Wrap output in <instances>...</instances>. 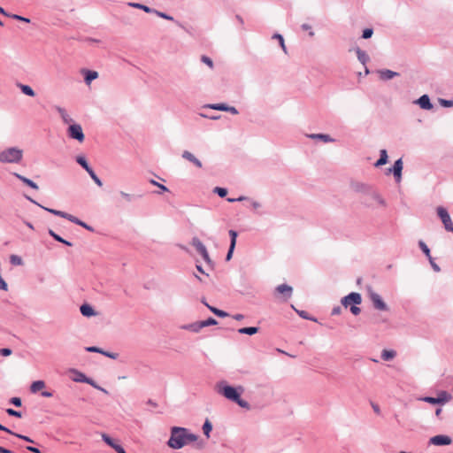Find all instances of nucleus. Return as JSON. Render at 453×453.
<instances>
[{
	"mask_svg": "<svg viewBox=\"0 0 453 453\" xmlns=\"http://www.w3.org/2000/svg\"><path fill=\"white\" fill-rule=\"evenodd\" d=\"M191 444H194L197 449H203L205 447L204 441L199 440L198 436L188 428L172 426V449H179Z\"/></svg>",
	"mask_w": 453,
	"mask_h": 453,
	"instance_id": "nucleus-1",
	"label": "nucleus"
},
{
	"mask_svg": "<svg viewBox=\"0 0 453 453\" xmlns=\"http://www.w3.org/2000/svg\"><path fill=\"white\" fill-rule=\"evenodd\" d=\"M24 151L18 147H7L0 151V163L19 164L23 159Z\"/></svg>",
	"mask_w": 453,
	"mask_h": 453,
	"instance_id": "nucleus-2",
	"label": "nucleus"
},
{
	"mask_svg": "<svg viewBox=\"0 0 453 453\" xmlns=\"http://www.w3.org/2000/svg\"><path fill=\"white\" fill-rule=\"evenodd\" d=\"M217 391L227 400L235 402L243 392V388L242 386L234 388L227 385L225 381H220L217 384Z\"/></svg>",
	"mask_w": 453,
	"mask_h": 453,
	"instance_id": "nucleus-3",
	"label": "nucleus"
},
{
	"mask_svg": "<svg viewBox=\"0 0 453 453\" xmlns=\"http://www.w3.org/2000/svg\"><path fill=\"white\" fill-rule=\"evenodd\" d=\"M362 203L371 209H374L377 206L380 207H387V202L382 197V196L373 188H372L369 193L365 196V197L362 200Z\"/></svg>",
	"mask_w": 453,
	"mask_h": 453,
	"instance_id": "nucleus-4",
	"label": "nucleus"
},
{
	"mask_svg": "<svg viewBox=\"0 0 453 453\" xmlns=\"http://www.w3.org/2000/svg\"><path fill=\"white\" fill-rule=\"evenodd\" d=\"M69 373L72 374L71 380L74 382H81V383H87L90 386H92L94 388L100 390L101 392L104 394H108V391L99 386L93 379L86 376V374L75 368H72L69 370Z\"/></svg>",
	"mask_w": 453,
	"mask_h": 453,
	"instance_id": "nucleus-5",
	"label": "nucleus"
},
{
	"mask_svg": "<svg viewBox=\"0 0 453 453\" xmlns=\"http://www.w3.org/2000/svg\"><path fill=\"white\" fill-rule=\"evenodd\" d=\"M192 245L195 247L196 251L202 256L203 259L207 265V268L212 270L214 267V262L211 259L208 250L204 244L196 237L192 239Z\"/></svg>",
	"mask_w": 453,
	"mask_h": 453,
	"instance_id": "nucleus-6",
	"label": "nucleus"
},
{
	"mask_svg": "<svg viewBox=\"0 0 453 453\" xmlns=\"http://www.w3.org/2000/svg\"><path fill=\"white\" fill-rule=\"evenodd\" d=\"M369 298L372 303L374 309L379 311H388V307L381 296L374 292L371 288H368Z\"/></svg>",
	"mask_w": 453,
	"mask_h": 453,
	"instance_id": "nucleus-7",
	"label": "nucleus"
},
{
	"mask_svg": "<svg viewBox=\"0 0 453 453\" xmlns=\"http://www.w3.org/2000/svg\"><path fill=\"white\" fill-rule=\"evenodd\" d=\"M436 211H437V214H438L439 218L441 219V220L444 226V228L448 232L453 233V223H452L451 218H450L449 212L447 211V210L441 206H439V207H437Z\"/></svg>",
	"mask_w": 453,
	"mask_h": 453,
	"instance_id": "nucleus-8",
	"label": "nucleus"
},
{
	"mask_svg": "<svg viewBox=\"0 0 453 453\" xmlns=\"http://www.w3.org/2000/svg\"><path fill=\"white\" fill-rule=\"evenodd\" d=\"M67 134L70 138L77 140L79 142H82L85 139L82 127L80 124L72 123L67 129Z\"/></svg>",
	"mask_w": 453,
	"mask_h": 453,
	"instance_id": "nucleus-9",
	"label": "nucleus"
},
{
	"mask_svg": "<svg viewBox=\"0 0 453 453\" xmlns=\"http://www.w3.org/2000/svg\"><path fill=\"white\" fill-rule=\"evenodd\" d=\"M101 438L108 446L112 448L117 453H127L124 448L118 442V441L112 439L107 434L102 433Z\"/></svg>",
	"mask_w": 453,
	"mask_h": 453,
	"instance_id": "nucleus-10",
	"label": "nucleus"
},
{
	"mask_svg": "<svg viewBox=\"0 0 453 453\" xmlns=\"http://www.w3.org/2000/svg\"><path fill=\"white\" fill-rule=\"evenodd\" d=\"M341 303L345 308H347L350 304L358 305L362 303V297L359 293L352 292L344 296L342 299Z\"/></svg>",
	"mask_w": 453,
	"mask_h": 453,
	"instance_id": "nucleus-11",
	"label": "nucleus"
},
{
	"mask_svg": "<svg viewBox=\"0 0 453 453\" xmlns=\"http://www.w3.org/2000/svg\"><path fill=\"white\" fill-rule=\"evenodd\" d=\"M452 442L449 435L439 434L430 438L429 443L436 446L449 445Z\"/></svg>",
	"mask_w": 453,
	"mask_h": 453,
	"instance_id": "nucleus-12",
	"label": "nucleus"
},
{
	"mask_svg": "<svg viewBox=\"0 0 453 453\" xmlns=\"http://www.w3.org/2000/svg\"><path fill=\"white\" fill-rule=\"evenodd\" d=\"M27 199L30 202H32L33 203L37 204L38 206L42 207L43 210H45V211H49L50 213H52V214H54L56 216L64 218V219H67L69 221H70V219L73 218L72 214H69V213L62 211H58V210H55V209H50V208H47V207L42 206V205H40L38 203H36L35 200H33L30 197H27Z\"/></svg>",
	"mask_w": 453,
	"mask_h": 453,
	"instance_id": "nucleus-13",
	"label": "nucleus"
},
{
	"mask_svg": "<svg viewBox=\"0 0 453 453\" xmlns=\"http://www.w3.org/2000/svg\"><path fill=\"white\" fill-rule=\"evenodd\" d=\"M403 161L401 158L397 159L389 172H392L396 182H400L402 179Z\"/></svg>",
	"mask_w": 453,
	"mask_h": 453,
	"instance_id": "nucleus-14",
	"label": "nucleus"
},
{
	"mask_svg": "<svg viewBox=\"0 0 453 453\" xmlns=\"http://www.w3.org/2000/svg\"><path fill=\"white\" fill-rule=\"evenodd\" d=\"M351 188L355 192L361 193L364 196H366L372 188L370 185L364 182H354L352 183Z\"/></svg>",
	"mask_w": 453,
	"mask_h": 453,
	"instance_id": "nucleus-15",
	"label": "nucleus"
},
{
	"mask_svg": "<svg viewBox=\"0 0 453 453\" xmlns=\"http://www.w3.org/2000/svg\"><path fill=\"white\" fill-rule=\"evenodd\" d=\"M81 72L84 77V81L88 86H89L94 80L97 79L99 75L96 71L88 69H82Z\"/></svg>",
	"mask_w": 453,
	"mask_h": 453,
	"instance_id": "nucleus-16",
	"label": "nucleus"
},
{
	"mask_svg": "<svg viewBox=\"0 0 453 453\" xmlns=\"http://www.w3.org/2000/svg\"><path fill=\"white\" fill-rule=\"evenodd\" d=\"M229 235L231 238V242H230V247H229L228 252L226 254V259L227 261L230 260L233 256V252H234V250L235 244H236L237 233L234 230H230Z\"/></svg>",
	"mask_w": 453,
	"mask_h": 453,
	"instance_id": "nucleus-17",
	"label": "nucleus"
},
{
	"mask_svg": "<svg viewBox=\"0 0 453 453\" xmlns=\"http://www.w3.org/2000/svg\"><path fill=\"white\" fill-rule=\"evenodd\" d=\"M421 109L424 110H431L433 108V104L430 101V98L427 95L421 96L417 101Z\"/></svg>",
	"mask_w": 453,
	"mask_h": 453,
	"instance_id": "nucleus-18",
	"label": "nucleus"
},
{
	"mask_svg": "<svg viewBox=\"0 0 453 453\" xmlns=\"http://www.w3.org/2000/svg\"><path fill=\"white\" fill-rule=\"evenodd\" d=\"M378 73L380 78L383 81H388L399 75L398 73L388 69L379 70Z\"/></svg>",
	"mask_w": 453,
	"mask_h": 453,
	"instance_id": "nucleus-19",
	"label": "nucleus"
},
{
	"mask_svg": "<svg viewBox=\"0 0 453 453\" xmlns=\"http://www.w3.org/2000/svg\"><path fill=\"white\" fill-rule=\"evenodd\" d=\"M182 157L187 159L188 161L191 162L193 165H195L198 168H202L203 165L202 162L196 158L191 152L185 150L182 153Z\"/></svg>",
	"mask_w": 453,
	"mask_h": 453,
	"instance_id": "nucleus-20",
	"label": "nucleus"
},
{
	"mask_svg": "<svg viewBox=\"0 0 453 453\" xmlns=\"http://www.w3.org/2000/svg\"><path fill=\"white\" fill-rule=\"evenodd\" d=\"M307 137L312 140H320L323 142H333L334 139H333L329 134H307Z\"/></svg>",
	"mask_w": 453,
	"mask_h": 453,
	"instance_id": "nucleus-21",
	"label": "nucleus"
},
{
	"mask_svg": "<svg viewBox=\"0 0 453 453\" xmlns=\"http://www.w3.org/2000/svg\"><path fill=\"white\" fill-rule=\"evenodd\" d=\"M276 291L280 294L284 295L286 298H289L292 296L293 288L292 287L287 284H280L277 286Z\"/></svg>",
	"mask_w": 453,
	"mask_h": 453,
	"instance_id": "nucleus-22",
	"label": "nucleus"
},
{
	"mask_svg": "<svg viewBox=\"0 0 453 453\" xmlns=\"http://www.w3.org/2000/svg\"><path fill=\"white\" fill-rule=\"evenodd\" d=\"M81 313L87 318L96 315V311L89 304H82L80 308Z\"/></svg>",
	"mask_w": 453,
	"mask_h": 453,
	"instance_id": "nucleus-23",
	"label": "nucleus"
},
{
	"mask_svg": "<svg viewBox=\"0 0 453 453\" xmlns=\"http://www.w3.org/2000/svg\"><path fill=\"white\" fill-rule=\"evenodd\" d=\"M14 176L16 178H18L19 180H20L23 183H25L26 185L29 186L30 188H32L33 189H35L37 190L39 188L38 185L33 181L32 180L25 177V176H22L17 173H14Z\"/></svg>",
	"mask_w": 453,
	"mask_h": 453,
	"instance_id": "nucleus-24",
	"label": "nucleus"
},
{
	"mask_svg": "<svg viewBox=\"0 0 453 453\" xmlns=\"http://www.w3.org/2000/svg\"><path fill=\"white\" fill-rule=\"evenodd\" d=\"M437 398H439V401H440L441 404L442 405V404H445L448 402H449L452 398V395L449 393H448L447 391L441 390L437 394Z\"/></svg>",
	"mask_w": 453,
	"mask_h": 453,
	"instance_id": "nucleus-25",
	"label": "nucleus"
},
{
	"mask_svg": "<svg viewBox=\"0 0 453 453\" xmlns=\"http://www.w3.org/2000/svg\"><path fill=\"white\" fill-rule=\"evenodd\" d=\"M356 53H357V59L358 61L363 64L364 65H366V63L369 61L370 58L369 56L367 55V53L364 50H362L361 49L359 48H357L356 50Z\"/></svg>",
	"mask_w": 453,
	"mask_h": 453,
	"instance_id": "nucleus-26",
	"label": "nucleus"
},
{
	"mask_svg": "<svg viewBox=\"0 0 453 453\" xmlns=\"http://www.w3.org/2000/svg\"><path fill=\"white\" fill-rule=\"evenodd\" d=\"M388 152L386 150H380V158L376 161V163L374 164V165L376 167H380L381 165H384L387 164L388 162Z\"/></svg>",
	"mask_w": 453,
	"mask_h": 453,
	"instance_id": "nucleus-27",
	"label": "nucleus"
},
{
	"mask_svg": "<svg viewBox=\"0 0 453 453\" xmlns=\"http://www.w3.org/2000/svg\"><path fill=\"white\" fill-rule=\"evenodd\" d=\"M46 387V384L43 380H35L34 381L30 386V391L33 394L37 393L38 391L42 390Z\"/></svg>",
	"mask_w": 453,
	"mask_h": 453,
	"instance_id": "nucleus-28",
	"label": "nucleus"
},
{
	"mask_svg": "<svg viewBox=\"0 0 453 453\" xmlns=\"http://www.w3.org/2000/svg\"><path fill=\"white\" fill-rule=\"evenodd\" d=\"M127 5L130 7H133V8L142 10L147 13H150V12H154V9H152L147 5L139 4V3L129 2V3H127Z\"/></svg>",
	"mask_w": 453,
	"mask_h": 453,
	"instance_id": "nucleus-29",
	"label": "nucleus"
},
{
	"mask_svg": "<svg viewBox=\"0 0 453 453\" xmlns=\"http://www.w3.org/2000/svg\"><path fill=\"white\" fill-rule=\"evenodd\" d=\"M18 87L21 90V92L23 94H25L26 96H28L31 97L35 96L34 89L30 86L20 83V84H18Z\"/></svg>",
	"mask_w": 453,
	"mask_h": 453,
	"instance_id": "nucleus-30",
	"label": "nucleus"
},
{
	"mask_svg": "<svg viewBox=\"0 0 453 453\" xmlns=\"http://www.w3.org/2000/svg\"><path fill=\"white\" fill-rule=\"evenodd\" d=\"M58 111L63 122L65 124L71 125V123L73 122V119L70 117V115L67 113V111L63 108H58Z\"/></svg>",
	"mask_w": 453,
	"mask_h": 453,
	"instance_id": "nucleus-31",
	"label": "nucleus"
},
{
	"mask_svg": "<svg viewBox=\"0 0 453 453\" xmlns=\"http://www.w3.org/2000/svg\"><path fill=\"white\" fill-rule=\"evenodd\" d=\"M396 356V352L393 349H383L381 351V358L385 361L393 359Z\"/></svg>",
	"mask_w": 453,
	"mask_h": 453,
	"instance_id": "nucleus-32",
	"label": "nucleus"
},
{
	"mask_svg": "<svg viewBox=\"0 0 453 453\" xmlns=\"http://www.w3.org/2000/svg\"><path fill=\"white\" fill-rule=\"evenodd\" d=\"M203 432L206 438H210L211 432L212 431V424L209 419H206L203 425Z\"/></svg>",
	"mask_w": 453,
	"mask_h": 453,
	"instance_id": "nucleus-33",
	"label": "nucleus"
},
{
	"mask_svg": "<svg viewBox=\"0 0 453 453\" xmlns=\"http://www.w3.org/2000/svg\"><path fill=\"white\" fill-rule=\"evenodd\" d=\"M76 162L88 173L92 168L88 164L86 158L83 156L76 157Z\"/></svg>",
	"mask_w": 453,
	"mask_h": 453,
	"instance_id": "nucleus-34",
	"label": "nucleus"
},
{
	"mask_svg": "<svg viewBox=\"0 0 453 453\" xmlns=\"http://www.w3.org/2000/svg\"><path fill=\"white\" fill-rule=\"evenodd\" d=\"M238 332L242 334H249L253 335L258 332V327L250 326V327H242L238 330Z\"/></svg>",
	"mask_w": 453,
	"mask_h": 453,
	"instance_id": "nucleus-35",
	"label": "nucleus"
},
{
	"mask_svg": "<svg viewBox=\"0 0 453 453\" xmlns=\"http://www.w3.org/2000/svg\"><path fill=\"white\" fill-rule=\"evenodd\" d=\"M48 233H49V234H50V236H52V237H53L57 242H62V243H64V244H65V245H67V246H72V245H73V244H72V242H68V241H66V240L63 239L61 236H59L58 234H57L53 230L49 229Z\"/></svg>",
	"mask_w": 453,
	"mask_h": 453,
	"instance_id": "nucleus-36",
	"label": "nucleus"
},
{
	"mask_svg": "<svg viewBox=\"0 0 453 453\" xmlns=\"http://www.w3.org/2000/svg\"><path fill=\"white\" fill-rule=\"evenodd\" d=\"M70 221L72 223H74L78 226H81L82 227H84L85 229L88 230V231H93V228L88 226L87 223L81 221V219H79L78 218H76L75 216L73 215V218L70 219Z\"/></svg>",
	"mask_w": 453,
	"mask_h": 453,
	"instance_id": "nucleus-37",
	"label": "nucleus"
},
{
	"mask_svg": "<svg viewBox=\"0 0 453 453\" xmlns=\"http://www.w3.org/2000/svg\"><path fill=\"white\" fill-rule=\"evenodd\" d=\"M207 308L211 311L213 312L215 315H217L218 317H220V318H226L228 316V313L224 311H221L218 308H215L213 306H211V305H207Z\"/></svg>",
	"mask_w": 453,
	"mask_h": 453,
	"instance_id": "nucleus-38",
	"label": "nucleus"
},
{
	"mask_svg": "<svg viewBox=\"0 0 453 453\" xmlns=\"http://www.w3.org/2000/svg\"><path fill=\"white\" fill-rule=\"evenodd\" d=\"M273 39H277L278 40V43H280V46L281 47L282 50L287 53V47L285 45V42H284V38L280 34H274L272 37Z\"/></svg>",
	"mask_w": 453,
	"mask_h": 453,
	"instance_id": "nucleus-39",
	"label": "nucleus"
},
{
	"mask_svg": "<svg viewBox=\"0 0 453 453\" xmlns=\"http://www.w3.org/2000/svg\"><path fill=\"white\" fill-rule=\"evenodd\" d=\"M206 107H208L210 109H213V110L227 111L228 105H226V104H208V105H206Z\"/></svg>",
	"mask_w": 453,
	"mask_h": 453,
	"instance_id": "nucleus-40",
	"label": "nucleus"
},
{
	"mask_svg": "<svg viewBox=\"0 0 453 453\" xmlns=\"http://www.w3.org/2000/svg\"><path fill=\"white\" fill-rule=\"evenodd\" d=\"M203 325H202V321H198L196 323H193L188 326V328L195 333H198L202 328H203Z\"/></svg>",
	"mask_w": 453,
	"mask_h": 453,
	"instance_id": "nucleus-41",
	"label": "nucleus"
},
{
	"mask_svg": "<svg viewBox=\"0 0 453 453\" xmlns=\"http://www.w3.org/2000/svg\"><path fill=\"white\" fill-rule=\"evenodd\" d=\"M10 262L13 265H23L22 258L18 255H12L10 257Z\"/></svg>",
	"mask_w": 453,
	"mask_h": 453,
	"instance_id": "nucleus-42",
	"label": "nucleus"
},
{
	"mask_svg": "<svg viewBox=\"0 0 453 453\" xmlns=\"http://www.w3.org/2000/svg\"><path fill=\"white\" fill-rule=\"evenodd\" d=\"M88 173L89 174V176L91 177V179L95 181V183L98 186V187H102L103 186V182L102 180L97 177V175L95 173L94 170L91 169L90 171L88 172Z\"/></svg>",
	"mask_w": 453,
	"mask_h": 453,
	"instance_id": "nucleus-43",
	"label": "nucleus"
},
{
	"mask_svg": "<svg viewBox=\"0 0 453 453\" xmlns=\"http://www.w3.org/2000/svg\"><path fill=\"white\" fill-rule=\"evenodd\" d=\"M292 308L296 311V313L303 319H309V320H312V321H316V319L314 318H311L308 315V313L305 311H299V310H296L293 305H292Z\"/></svg>",
	"mask_w": 453,
	"mask_h": 453,
	"instance_id": "nucleus-44",
	"label": "nucleus"
},
{
	"mask_svg": "<svg viewBox=\"0 0 453 453\" xmlns=\"http://www.w3.org/2000/svg\"><path fill=\"white\" fill-rule=\"evenodd\" d=\"M418 245H419L420 249L422 250V251L425 253V255L427 257V258L432 257L431 254H430L429 248L423 241H419Z\"/></svg>",
	"mask_w": 453,
	"mask_h": 453,
	"instance_id": "nucleus-45",
	"label": "nucleus"
},
{
	"mask_svg": "<svg viewBox=\"0 0 453 453\" xmlns=\"http://www.w3.org/2000/svg\"><path fill=\"white\" fill-rule=\"evenodd\" d=\"M234 403H237L240 407H242L243 409H246V410L250 409V403L247 401L242 399L241 395H239V398Z\"/></svg>",
	"mask_w": 453,
	"mask_h": 453,
	"instance_id": "nucleus-46",
	"label": "nucleus"
},
{
	"mask_svg": "<svg viewBox=\"0 0 453 453\" xmlns=\"http://www.w3.org/2000/svg\"><path fill=\"white\" fill-rule=\"evenodd\" d=\"M213 192L220 197H225L227 195V189L220 187H216Z\"/></svg>",
	"mask_w": 453,
	"mask_h": 453,
	"instance_id": "nucleus-47",
	"label": "nucleus"
},
{
	"mask_svg": "<svg viewBox=\"0 0 453 453\" xmlns=\"http://www.w3.org/2000/svg\"><path fill=\"white\" fill-rule=\"evenodd\" d=\"M421 400L431 404H441L437 397L425 396Z\"/></svg>",
	"mask_w": 453,
	"mask_h": 453,
	"instance_id": "nucleus-48",
	"label": "nucleus"
},
{
	"mask_svg": "<svg viewBox=\"0 0 453 453\" xmlns=\"http://www.w3.org/2000/svg\"><path fill=\"white\" fill-rule=\"evenodd\" d=\"M217 324H218V321L213 318H209V319L202 321V325H203L204 327L209 326H214Z\"/></svg>",
	"mask_w": 453,
	"mask_h": 453,
	"instance_id": "nucleus-49",
	"label": "nucleus"
},
{
	"mask_svg": "<svg viewBox=\"0 0 453 453\" xmlns=\"http://www.w3.org/2000/svg\"><path fill=\"white\" fill-rule=\"evenodd\" d=\"M439 103L443 107H452L453 106V98L451 100L439 99Z\"/></svg>",
	"mask_w": 453,
	"mask_h": 453,
	"instance_id": "nucleus-50",
	"label": "nucleus"
},
{
	"mask_svg": "<svg viewBox=\"0 0 453 453\" xmlns=\"http://www.w3.org/2000/svg\"><path fill=\"white\" fill-rule=\"evenodd\" d=\"M373 34V30L372 28H365L364 31H363V35H362V37L364 39H369L372 37Z\"/></svg>",
	"mask_w": 453,
	"mask_h": 453,
	"instance_id": "nucleus-51",
	"label": "nucleus"
},
{
	"mask_svg": "<svg viewBox=\"0 0 453 453\" xmlns=\"http://www.w3.org/2000/svg\"><path fill=\"white\" fill-rule=\"evenodd\" d=\"M201 60L203 63L206 64L210 68L213 67V62L211 58L207 56H202Z\"/></svg>",
	"mask_w": 453,
	"mask_h": 453,
	"instance_id": "nucleus-52",
	"label": "nucleus"
},
{
	"mask_svg": "<svg viewBox=\"0 0 453 453\" xmlns=\"http://www.w3.org/2000/svg\"><path fill=\"white\" fill-rule=\"evenodd\" d=\"M301 27L304 31H309V35L310 36H311V37L314 36V32L312 31V28H311V25L304 23V24H303L301 26Z\"/></svg>",
	"mask_w": 453,
	"mask_h": 453,
	"instance_id": "nucleus-53",
	"label": "nucleus"
},
{
	"mask_svg": "<svg viewBox=\"0 0 453 453\" xmlns=\"http://www.w3.org/2000/svg\"><path fill=\"white\" fill-rule=\"evenodd\" d=\"M12 19H16V20H20V21H24V22H27V23H29L30 22V19H27V18H25V17H22V16H19L18 14H11V17Z\"/></svg>",
	"mask_w": 453,
	"mask_h": 453,
	"instance_id": "nucleus-54",
	"label": "nucleus"
},
{
	"mask_svg": "<svg viewBox=\"0 0 453 453\" xmlns=\"http://www.w3.org/2000/svg\"><path fill=\"white\" fill-rule=\"evenodd\" d=\"M151 13H155L157 16L160 17V18H163V19H170V15L167 14V13H165V12H161L159 11H157L154 9V12H152Z\"/></svg>",
	"mask_w": 453,
	"mask_h": 453,
	"instance_id": "nucleus-55",
	"label": "nucleus"
},
{
	"mask_svg": "<svg viewBox=\"0 0 453 453\" xmlns=\"http://www.w3.org/2000/svg\"><path fill=\"white\" fill-rule=\"evenodd\" d=\"M6 412L10 416H14V417H17V418H20L21 417V413L19 411H17L13 410V409H11V408L7 409Z\"/></svg>",
	"mask_w": 453,
	"mask_h": 453,
	"instance_id": "nucleus-56",
	"label": "nucleus"
},
{
	"mask_svg": "<svg viewBox=\"0 0 453 453\" xmlns=\"http://www.w3.org/2000/svg\"><path fill=\"white\" fill-rule=\"evenodd\" d=\"M246 200H250L248 197L246 196H241L237 198H227V201L229 203H234V202H242V201H246Z\"/></svg>",
	"mask_w": 453,
	"mask_h": 453,
	"instance_id": "nucleus-57",
	"label": "nucleus"
},
{
	"mask_svg": "<svg viewBox=\"0 0 453 453\" xmlns=\"http://www.w3.org/2000/svg\"><path fill=\"white\" fill-rule=\"evenodd\" d=\"M87 351L88 352H96V353H100V354H103L104 350L98 347H88L86 349Z\"/></svg>",
	"mask_w": 453,
	"mask_h": 453,
	"instance_id": "nucleus-58",
	"label": "nucleus"
},
{
	"mask_svg": "<svg viewBox=\"0 0 453 453\" xmlns=\"http://www.w3.org/2000/svg\"><path fill=\"white\" fill-rule=\"evenodd\" d=\"M12 349H8V348H4V349H0V355L3 357H8V356L12 355Z\"/></svg>",
	"mask_w": 453,
	"mask_h": 453,
	"instance_id": "nucleus-59",
	"label": "nucleus"
},
{
	"mask_svg": "<svg viewBox=\"0 0 453 453\" xmlns=\"http://www.w3.org/2000/svg\"><path fill=\"white\" fill-rule=\"evenodd\" d=\"M103 355H104L105 357H108L111 359H117L118 357H119V354L117 353H114V352H107V351H104L103 352Z\"/></svg>",
	"mask_w": 453,
	"mask_h": 453,
	"instance_id": "nucleus-60",
	"label": "nucleus"
},
{
	"mask_svg": "<svg viewBox=\"0 0 453 453\" xmlns=\"http://www.w3.org/2000/svg\"><path fill=\"white\" fill-rule=\"evenodd\" d=\"M196 269H197V271H198L199 273H203V274H205V275H207V276L209 275L208 271H209L210 269H208L207 267H206V269L204 270V269L203 268V266H202L201 265H199V264H196Z\"/></svg>",
	"mask_w": 453,
	"mask_h": 453,
	"instance_id": "nucleus-61",
	"label": "nucleus"
},
{
	"mask_svg": "<svg viewBox=\"0 0 453 453\" xmlns=\"http://www.w3.org/2000/svg\"><path fill=\"white\" fill-rule=\"evenodd\" d=\"M429 259V262H430V265L432 266V268L435 271V272H440L441 271V268L439 267V265L434 261L433 257H430L428 258Z\"/></svg>",
	"mask_w": 453,
	"mask_h": 453,
	"instance_id": "nucleus-62",
	"label": "nucleus"
},
{
	"mask_svg": "<svg viewBox=\"0 0 453 453\" xmlns=\"http://www.w3.org/2000/svg\"><path fill=\"white\" fill-rule=\"evenodd\" d=\"M350 311L353 315H358L361 312V310L357 305L354 304L350 306Z\"/></svg>",
	"mask_w": 453,
	"mask_h": 453,
	"instance_id": "nucleus-63",
	"label": "nucleus"
},
{
	"mask_svg": "<svg viewBox=\"0 0 453 453\" xmlns=\"http://www.w3.org/2000/svg\"><path fill=\"white\" fill-rule=\"evenodd\" d=\"M11 403L14 404L15 406H20L21 405V399L19 397H12L11 399Z\"/></svg>",
	"mask_w": 453,
	"mask_h": 453,
	"instance_id": "nucleus-64",
	"label": "nucleus"
}]
</instances>
